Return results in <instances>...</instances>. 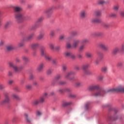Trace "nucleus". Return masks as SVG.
I'll use <instances>...</instances> for the list:
<instances>
[{"mask_svg":"<svg viewBox=\"0 0 124 124\" xmlns=\"http://www.w3.org/2000/svg\"><path fill=\"white\" fill-rule=\"evenodd\" d=\"M115 92H123L124 93V88L123 87H118L115 88H112L107 90H100L97 91L93 94V96L94 97H98V96H103L106 93H115Z\"/></svg>","mask_w":124,"mask_h":124,"instance_id":"f257e3e1","label":"nucleus"},{"mask_svg":"<svg viewBox=\"0 0 124 124\" xmlns=\"http://www.w3.org/2000/svg\"><path fill=\"white\" fill-rule=\"evenodd\" d=\"M15 19L17 23H22L27 20V16L21 13H16L15 14Z\"/></svg>","mask_w":124,"mask_h":124,"instance_id":"f03ea898","label":"nucleus"},{"mask_svg":"<svg viewBox=\"0 0 124 124\" xmlns=\"http://www.w3.org/2000/svg\"><path fill=\"white\" fill-rule=\"evenodd\" d=\"M40 54L41 56V57H44L46 61H48V62H50L51 60H52V58L51 57H49V54L47 52V51L46 50V48L45 47H41L40 48Z\"/></svg>","mask_w":124,"mask_h":124,"instance_id":"7ed1b4c3","label":"nucleus"},{"mask_svg":"<svg viewBox=\"0 0 124 124\" xmlns=\"http://www.w3.org/2000/svg\"><path fill=\"white\" fill-rule=\"evenodd\" d=\"M65 58H69L71 60L74 61L76 60V56L70 51H65L63 54Z\"/></svg>","mask_w":124,"mask_h":124,"instance_id":"20e7f679","label":"nucleus"},{"mask_svg":"<svg viewBox=\"0 0 124 124\" xmlns=\"http://www.w3.org/2000/svg\"><path fill=\"white\" fill-rule=\"evenodd\" d=\"M71 75H75V72L71 71L67 72L65 75V79H68L69 81H74V80H75V78H74V77H70Z\"/></svg>","mask_w":124,"mask_h":124,"instance_id":"39448f33","label":"nucleus"},{"mask_svg":"<svg viewBox=\"0 0 124 124\" xmlns=\"http://www.w3.org/2000/svg\"><path fill=\"white\" fill-rule=\"evenodd\" d=\"M4 98L1 102V104L4 105V104H8L10 102V98L9 97V94L7 93H4Z\"/></svg>","mask_w":124,"mask_h":124,"instance_id":"423d86ee","label":"nucleus"},{"mask_svg":"<svg viewBox=\"0 0 124 124\" xmlns=\"http://www.w3.org/2000/svg\"><path fill=\"white\" fill-rule=\"evenodd\" d=\"M43 21V17H40L36 21L35 25L32 27V30L38 29L41 26V22Z\"/></svg>","mask_w":124,"mask_h":124,"instance_id":"0eeeda50","label":"nucleus"},{"mask_svg":"<svg viewBox=\"0 0 124 124\" xmlns=\"http://www.w3.org/2000/svg\"><path fill=\"white\" fill-rule=\"evenodd\" d=\"M9 65L10 67H12L13 69H14V71H15L16 72H19V71H20V70H22L23 69V66H21L19 68H18V67L14 64V63L13 62H10L9 63Z\"/></svg>","mask_w":124,"mask_h":124,"instance_id":"6e6552de","label":"nucleus"},{"mask_svg":"<svg viewBox=\"0 0 124 124\" xmlns=\"http://www.w3.org/2000/svg\"><path fill=\"white\" fill-rule=\"evenodd\" d=\"M103 59V55L102 54V53H100L99 54V59H96L94 62L95 65H98L99 64V62H100V61H101V60H102Z\"/></svg>","mask_w":124,"mask_h":124,"instance_id":"1a4fd4ad","label":"nucleus"},{"mask_svg":"<svg viewBox=\"0 0 124 124\" xmlns=\"http://www.w3.org/2000/svg\"><path fill=\"white\" fill-rule=\"evenodd\" d=\"M99 89V85H91L88 87L89 91H94V90H98Z\"/></svg>","mask_w":124,"mask_h":124,"instance_id":"9d476101","label":"nucleus"},{"mask_svg":"<svg viewBox=\"0 0 124 124\" xmlns=\"http://www.w3.org/2000/svg\"><path fill=\"white\" fill-rule=\"evenodd\" d=\"M79 16L81 19L84 20L87 17V11L85 10L81 11L79 14Z\"/></svg>","mask_w":124,"mask_h":124,"instance_id":"9b49d317","label":"nucleus"},{"mask_svg":"<svg viewBox=\"0 0 124 124\" xmlns=\"http://www.w3.org/2000/svg\"><path fill=\"white\" fill-rule=\"evenodd\" d=\"M120 52H121L120 47L116 46L112 50V54L114 56L115 55H117L118 53Z\"/></svg>","mask_w":124,"mask_h":124,"instance_id":"f8f14e48","label":"nucleus"},{"mask_svg":"<svg viewBox=\"0 0 124 124\" xmlns=\"http://www.w3.org/2000/svg\"><path fill=\"white\" fill-rule=\"evenodd\" d=\"M43 67H44V64L43 63H40L37 68V71L38 72H41L43 70Z\"/></svg>","mask_w":124,"mask_h":124,"instance_id":"ddd939ff","label":"nucleus"},{"mask_svg":"<svg viewBox=\"0 0 124 124\" xmlns=\"http://www.w3.org/2000/svg\"><path fill=\"white\" fill-rule=\"evenodd\" d=\"M14 10L16 13H20L21 11H22L23 9L19 6H15L14 7Z\"/></svg>","mask_w":124,"mask_h":124,"instance_id":"4468645a","label":"nucleus"},{"mask_svg":"<svg viewBox=\"0 0 124 124\" xmlns=\"http://www.w3.org/2000/svg\"><path fill=\"white\" fill-rule=\"evenodd\" d=\"M29 115H30V113H28L27 112H25L24 114V116L25 120H26L28 123H29V124H31V119L29 118Z\"/></svg>","mask_w":124,"mask_h":124,"instance_id":"2eb2a0df","label":"nucleus"},{"mask_svg":"<svg viewBox=\"0 0 124 124\" xmlns=\"http://www.w3.org/2000/svg\"><path fill=\"white\" fill-rule=\"evenodd\" d=\"M99 47L101 48V49H103L104 51H108V47L106 46V45L104 43H100L99 45Z\"/></svg>","mask_w":124,"mask_h":124,"instance_id":"dca6fc26","label":"nucleus"},{"mask_svg":"<svg viewBox=\"0 0 124 124\" xmlns=\"http://www.w3.org/2000/svg\"><path fill=\"white\" fill-rule=\"evenodd\" d=\"M33 37H34V33H31L27 37L26 40V41H30V40L33 39ZM26 40L23 39V41H26Z\"/></svg>","mask_w":124,"mask_h":124,"instance_id":"f3484780","label":"nucleus"},{"mask_svg":"<svg viewBox=\"0 0 124 124\" xmlns=\"http://www.w3.org/2000/svg\"><path fill=\"white\" fill-rule=\"evenodd\" d=\"M54 9V7H51L49 9H46L45 11V13L49 15V14H52L53 13V10Z\"/></svg>","mask_w":124,"mask_h":124,"instance_id":"a211bd4d","label":"nucleus"},{"mask_svg":"<svg viewBox=\"0 0 124 124\" xmlns=\"http://www.w3.org/2000/svg\"><path fill=\"white\" fill-rule=\"evenodd\" d=\"M80 43V40L77 39L74 41L73 43L72 47L73 48H77V46H78V44Z\"/></svg>","mask_w":124,"mask_h":124,"instance_id":"6ab92c4d","label":"nucleus"},{"mask_svg":"<svg viewBox=\"0 0 124 124\" xmlns=\"http://www.w3.org/2000/svg\"><path fill=\"white\" fill-rule=\"evenodd\" d=\"M91 21L92 22V23H100L101 20L99 18L95 17V18H93L91 19Z\"/></svg>","mask_w":124,"mask_h":124,"instance_id":"aec40b11","label":"nucleus"},{"mask_svg":"<svg viewBox=\"0 0 124 124\" xmlns=\"http://www.w3.org/2000/svg\"><path fill=\"white\" fill-rule=\"evenodd\" d=\"M90 67V64L87 63V64H85L81 66V68L83 69V71L85 70H88V68Z\"/></svg>","mask_w":124,"mask_h":124,"instance_id":"412c9836","label":"nucleus"},{"mask_svg":"<svg viewBox=\"0 0 124 124\" xmlns=\"http://www.w3.org/2000/svg\"><path fill=\"white\" fill-rule=\"evenodd\" d=\"M105 3H106L105 0H98L97 1V4L99 5H103V4H105Z\"/></svg>","mask_w":124,"mask_h":124,"instance_id":"4be33fe9","label":"nucleus"},{"mask_svg":"<svg viewBox=\"0 0 124 124\" xmlns=\"http://www.w3.org/2000/svg\"><path fill=\"white\" fill-rule=\"evenodd\" d=\"M31 46L32 48V49H35V48H37V47H39V44L37 43L32 44L31 45Z\"/></svg>","mask_w":124,"mask_h":124,"instance_id":"5701e85b","label":"nucleus"},{"mask_svg":"<svg viewBox=\"0 0 124 124\" xmlns=\"http://www.w3.org/2000/svg\"><path fill=\"white\" fill-rule=\"evenodd\" d=\"M101 71L103 73H107L108 72V67L107 66H103L101 68Z\"/></svg>","mask_w":124,"mask_h":124,"instance_id":"b1692460","label":"nucleus"},{"mask_svg":"<svg viewBox=\"0 0 124 124\" xmlns=\"http://www.w3.org/2000/svg\"><path fill=\"white\" fill-rule=\"evenodd\" d=\"M71 104H72V102H64L62 104V106L63 107H65L66 106L71 105Z\"/></svg>","mask_w":124,"mask_h":124,"instance_id":"393cba45","label":"nucleus"},{"mask_svg":"<svg viewBox=\"0 0 124 124\" xmlns=\"http://www.w3.org/2000/svg\"><path fill=\"white\" fill-rule=\"evenodd\" d=\"M50 37H55L56 36V32L54 30H51L49 32Z\"/></svg>","mask_w":124,"mask_h":124,"instance_id":"a878e982","label":"nucleus"},{"mask_svg":"<svg viewBox=\"0 0 124 124\" xmlns=\"http://www.w3.org/2000/svg\"><path fill=\"white\" fill-rule=\"evenodd\" d=\"M82 86H83V82L81 81H77L75 83L76 87H82Z\"/></svg>","mask_w":124,"mask_h":124,"instance_id":"bb28decb","label":"nucleus"},{"mask_svg":"<svg viewBox=\"0 0 124 124\" xmlns=\"http://www.w3.org/2000/svg\"><path fill=\"white\" fill-rule=\"evenodd\" d=\"M94 15L95 16H100L101 15V11L100 10H96L94 12Z\"/></svg>","mask_w":124,"mask_h":124,"instance_id":"cd10ccee","label":"nucleus"},{"mask_svg":"<svg viewBox=\"0 0 124 124\" xmlns=\"http://www.w3.org/2000/svg\"><path fill=\"white\" fill-rule=\"evenodd\" d=\"M83 73L85 74V75H91L92 72L89 70H85L83 71Z\"/></svg>","mask_w":124,"mask_h":124,"instance_id":"c85d7f7f","label":"nucleus"},{"mask_svg":"<svg viewBox=\"0 0 124 124\" xmlns=\"http://www.w3.org/2000/svg\"><path fill=\"white\" fill-rule=\"evenodd\" d=\"M10 25H11V22L10 21H7L5 24V29H7V28H9V27H10Z\"/></svg>","mask_w":124,"mask_h":124,"instance_id":"c756f323","label":"nucleus"},{"mask_svg":"<svg viewBox=\"0 0 124 124\" xmlns=\"http://www.w3.org/2000/svg\"><path fill=\"white\" fill-rule=\"evenodd\" d=\"M44 36V33H41L37 37V39L38 40H40L43 38V37Z\"/></svg>","mask_w":124,"mask_h":124,"instance_id":"7c9ffc66","label":"nucleus"},{"mask_svg":"<svg viewBox=\"0 0 124 124\" xmlns=\"http://www.w3.org/2000/svg\"><path fill=\"white\" fill-rule=\"evenodd\" d=\"M14 46H13V45H10V46H7V50L8 51H11V50H13V49H14Z\"/></svg>","mask_w":124,"mask_h":124,"instance_id":"2f4dec72","label":"nucleus"},{"mask_svg":"<svg viewBox=\"0 0 124 124\" xmlns=\"http://www.w3.org/2000/svg\"><path fill=\"white\" fill-rule=\"evenodd\" d=\"M90 104H91L90 102H87L86 103H85L84 108L85 109H86V110H88L89 109V106H90Z\"/></svg>","mask_w":124,"mask_h":124,"instance_id":"473e14b6","label":"nucleus"},{"mask_svg":"<svg viewBox=\"0 0 124 124\" xmlns=\"http://www.w3.org/2000/svg\"><path fill=\"white\" fill-rule=\"evenodd\" d=\"M94 36H101L102 35V32H97L93 33Z\"/></svg>","mask_w":124,"mask_h":124,"instance_id":"72a5a7b5","label":"nucleus"},{"mask_svg":"<svg viewBox=\"0 0 124 124\" xmlns=\"http://www.w3.org/2000/svg\"><path fill=\"white\" fill-rule=\"evenodd\" d=\"M49 46L50 49L51 50H55V44L53 43H50L49 44Z\"/></svg>","mask_w":124,"mask_h":124,"instance_id":"f704fd0d","label":"nucleus"},{"mask_svg":"<svg viewBox=\"0 0 124 124\" xmlns=\"http://www.w3.org/2000/svg\"><path fill=\"white\" fill-rule=\"evenodd\" d=\"M12 97H13V98H15L16 99V100H20V97H19V96L15 94H12Z\"/></svg>","mask_w":124,"mask_h":124,"instance_id":"c9c22d12","label":"nucleus"},{"mask_svg":"<svg viewBox=\"0 0 124 124\" xmlns=\"http://www.w3.org/2000/svg\"><path fill=\"white\" fill-rule=\"evenodd\" d=\"M26 90H31L32 86L31 84H27L25 86Z\"/></svg>","mask_w":124,"mask_h":124,"instance_id":"e433bc0d","label":"nucleus"},{"mask_svg":"<svg viewBox=\"0 0 124 124\" xmlns=\"http://www.w3.org/2000/svg\"><path fill=\"white\" fill-rule=\"evenodd\" d=\"M85 56L87 58H92L93 57V54L90 52H86L85 53Z\"/></svg>","mask_w":124,"mask_h":124,"instance_id":"4c0bfd02","label":"nucleus"},{"mask_svg":"<svg viewBox=\"0 0 124 124\" xmlns=\"http://www.w3.org/2000/svg\"><path fill=\"white\" fill-rule=\"evenodd\" d=\"M71 35H73V36H76V35H78V32L77 31H72L71 32Z\"/></svg>","mask_w":124,"mask_h":124,"instance_id":"58836bf2","label":"nucleus"},{"mask_svg":"<svg viewBox=\"0 0 124 124\" xmlns=\"http://www.w3.org/2000/svg\"><path fill=\"white\" fill-rule=\"evenodd\" d=\"M22 59L23 61H24V62H29V58H28V57H27V56H22Z\"/></svg>","mask_w":124,"mask_h":124,"instance_id":"ea45409f","label":"nucleus"},{"mask_svg":"<svg viewBox=\"0 0 124 124\" xmlns=\"http://www.w3.org/2000/svg\"><path fill=\"white\" fill-rule=\"evenodd\" d=\"M45 100V98L44 97H41L39 99V101L40 103H43Z\"/></svg>","mask_w":124,"mask_h":124,"instance_id":"a19ab883","label":"nucleus"},{"mask_svg":"<svg viewBox=\"0 0 124 124\" xmlns=\"http://www.w3.org/2000/svg\"><path fill=\"white\" fill-rule=\"evenodd\" d=\"M66 69H67V66L65 65H62V71H66Z\"/></svg>","mask_w":124,"mask_h":124,"instance_id":"79ce46f5","label":"nucleus"},{"mask_svg":"<svg viewBox=\"0 0 124 124\" xmlns=\"http://www.w3.org/2000/svg\"><path fill=\"white\" fill-rule=\"evenodd\" d=\"M120 8V6L119 5H116L113 6V10L114 11H118L119 10V8Z\"/></svg>","mask_w":124,"mask_h":124,"instance_id":"37998d69","label":"nucleus"},{"mask_svg":"<svg viewBox=\"0 0 124 124\" xmlns=\"http://www.w3.org/2000/svg\"><path fill=\"white\" fill-rule=\"evenodd\" d=\"M65 37V35L64 34H61L59 36V39L60 40H63L64 39V37Z\"/></svg>","mask_w":124,"mask_h":124,"instance_id":"c03bdc74","label":"nucleus"},{"mask_svg":"<svg viewBox=\"0 0 124 124\" xmlns=\"http://www.w3.org/2000/svg\"><path fill=\"white\" fill-rule=\"evenodd\" d=\"M104 78V77L102 75L98 76L97 78L98 80H99L100 81H102V80H103Z\"/></svg>","mask_w":124,"mask_h":124,"instance_id":"a18cd8bd","label":"nucleus"},{"mask_svg":"<svg viewBox=\"0 0 124 124\" xmlns=\"http://www.w3.org/2000/svg\"><path fill=\"white\" fill-rule=\"evenodd\" d=\"M61 49L62 48L61 47V46H55L54 50H55L56 51H60V50H61Z\"/></svg>","mask_w":124,"mask_h":124,"instance_id":"49530a36","label":"nucleus"},{"mask_svg":"<svg viewBox=\"0 0 124 124\" xmlns=\"http://www.w3.org/2000/svg\"><path fill=\"white\" fill-rule=\"evenodd\" d=\"M66 47L67 48V49H70V48H72V46H71V44H70V43H67Z\"/></svg>","mask_w":124,"mask_h":124,"instance_id":"de8ad7c7","label":"nucleus"},{"mask_svg":"<svg viewBox=\"0 0 124 124\" xmlns=\"http://www.w3.org/2000/svg\"><path fill=\"white\" fill-rule=\"evenodd\" d=\"M46 74L47 75H51L52 74V70L51 69H48L46 71Z\"/></svg>","mask_w":124,"mask_h":124,"instance_id":"09e8293b","label":"nucleus"},{"mask_svg":"<svg viewBox=\"0 0 124 124\" xmlns=\"http://www.w3.org/2000/svg\"><path fill=\"white\" fill-rule=\"evenodd\" d=\"M88 42H89V40L88 39H84L82 41V43H83V44L88 43Z\"/></svg>","mask_w":124,"mask_h":124,"instance_id":"8fccbe9b","label":"nucleus"},{"mask_svg":"<svg viewBox=\"0 0 124 124\" xmlns=\"http://www.w3.org/2000/svg\"><path fill=\"white\" fill-rule=\"evenodd\" d=\"M33 86H34V87H37L38 86V82L36 81H34L32 83Z\"/></svg>","mask_w":124,"mask_h":124,"instance_id":"3c124183","label":"nucleus"},{"mask_svg":"<svg viewBox=\"0 0 124 124\" xmlns=\"http://www.w3.org/2000/svg\"><path fill=\"white\" fill-rule=\"evenodd\" d=\"M39 103H40L39 102V100H36L34 101V102H33V104L35 105H37L38 104H39Z\"/></svg>","mask_w":124,"mask_h":124,"instance_id":"603ef678","label":"nucleus"},{"mask_svg":"<svg viewBox=\"0 0 124 124\" xmlns=\"http://www.w3.org/2000/svg\"><path fill=\"white\" fill-rule=\"evenodd\" d=\"M85 49V46L82 45L79 47V51H83Z\"/></svg>","mask_w":124,"mask_h":124,"instance_id":"864d4df0","label":"nucleus"},{"mask_svg":"<svg viewBox=\"0 0 124 124\" xmlns=\"http://www.w3.org/2000/svg\"><path fill=\"white\" fill-rule=\"evenodd\" d=\"M61 75H58L55 77V80L56 81H57V80H59V79H61Z\"/></svg>","mask_w":124,"mask_h":124,"instance_id":"5fc2aeb1","label":"nucleus"},{"mask_svg":"<svg viewBox=\"0 0 124 124\" xmlns=\"http://www.w3.org/2000/svg\"><path fill=\"white\" fill-rule=\"evenodd\" d=\"M52 63L53 64H57V63H58V61H57V59L52 60Z\"/></svg>","mask_w":124,"mask_h":124,"instance_id":"6e6d98bb","label":"nucleus"},{"mask_svg":"<svg viewBox=\"0 0 124 124\" xmlns=\"http://www.w3.org/2000/svg\"><path fill=\"white\" fill-rule=\"evenodd\" d=\"M74 68L77 71H79V70H80V67H79V66H75Z\"/></svg>","mask_w":124,"mask_h":124,"instance_id":"4d7b16f0","label":"nucleus"},{"mask_svg":"<svg viewBox=\"0 0 124 124\" xmlns=\"http://www.w3.org/2000/svg\"><path fill=\"white\" fill-rule=\"evenodd\" d=\"M109 17H112V18H115L117 16V15L115 14H111L110 15H109Z\"/></svg>","mask_w":124,"mask_h":124,"instance_id":"13d9d810","label":"nucleus"},{"mask_svg":"<svg viewBox=\"0 0 124 124\" xmlns=\"http://www.w3.org/2000/svg\"><path fill=\"white\" fill-rule=\"evenodd\" d=\"M120 52H124V44L122 45Z\"/></svg>","mask_w":124,"mask_h":124,"instance_id":"bf43d9fd","label":"nucleus"},{"mask_svg":"<svg viewBox=\"0 0 124 124\" xmlns=\"http://www.w3.org/2000/svg\"><path fill=\"white\" fill-rule=\"evenodd\" d=\"M18 47H23L24 46V43L21 42L18 44Z\"/></svg>","mask_w":124,"mask_h":124,"instance_id":"052dcab7","label":"nucleus"},{"mask_svg":"<svg viewBox=\"0 0 124 124\" xmlns=\"http://www.w3.org/2000/svg\"><path fill=\"white\" fill-rule=\"evenodd\" d=\"M64 91V92H66L67 93H69L71 91V89H70V88H65Z\"/></svg>","mask_w":124,"mask_h":124,"instance_id":"680f3d73","label":"nucleus"},{"mask_svg":"<svg viewBox=\"0 0 124 124\" xmlns=\"http://www.w3.org/2000/svg\"><path fill=\"white\" fill-rule=\"evenodd\" d=\"M65 82L64 81H59L58 82V85H64Z\"/></svg>","mask_w":124,"mask_h":124,"instance_id":"e2e57ef3","label":"nucleus"},{"mask_svg":"<svg viewBox=\"0 0 124 124\" xmlns=\"http://www.w3.org/2000/svg\"><path fill=\"white\" fill-rule=\"evenodd\" d=\"M117 66H119V67H121V66H123V62H119L117 63Z\"/></svg>","mask_w":124,"mask_h":124,"instance_id":"0e129e2a","label":"nucleus"},{"mask_svg":"<svg viewBox=\"0 0 124 124\" xmlns=\"http://www.w3.org/2000/svg\"><path fill=\"white\" fill-rule=\"evenodd\" d=\"M16 120H17V117L14 116V117L13 118L12 122H13V123H15V122H16Z\"/></svg>","mask_w":124,"mask_h":124,"instance_id":"69168bd1","label":"nucleus"},{"mask_svg":"<svg viewBox=\"0 0 124 124\" xmlns=\"http://www.w3.org/2000/svg\"><path fill=\"white\" fill-rule=\"evenodd\" d=\"M103 27H105V28H108V27H109V24H106V23H103Z\"/></svg>","mask_w":124,"mask_h":124,"instance_id":"338daca9","label":"nucleus"},{"mask_svg":"<svg viewBox=\"0 0 124 124\" xmlns=\"http://www.w3.org/2000/svg\"><path fill=\"white\" fill-rule=\"evenodd\" d=\"M120 16L122 17H124V11H121L120 12Z\"/></svg>","mask_w":124,"mask_h":124,"instance_id":"774afa93","label":"nucleus"}]
</instances>
